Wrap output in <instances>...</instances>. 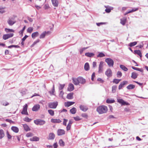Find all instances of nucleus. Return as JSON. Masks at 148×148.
I'll list each match as a JSON object with an SVG mask.
<instances>
[{"mask_svg": "<svg viewBox=\"0 0 148 148\" xmlns=\"http://www.w3.org/2000/svg\"><path fill=\"white\" fill-rule=\"evenodd\" d=\"M108 110L107 107L105 106H101L97 108V111L100 114H101L107 112Z\"/></svg>", "mask_w": 148, "mask_h": 148, "instance_id": "1", "label": "nucleus"}, {"mask_svg": "<svg viewBox=\"0 0 148 148\" xmlns=\"http://www.w3.org/2000/svg\"><path fill=\"white\" fill-rule=\"evenodd\" d=\"M34 123L37 125H42L45 123L46 122L41 119H37L34 120Z\"/></svg>", "mask_w": 148, "mask_h": 148, "instance_id": "2", "label": "nucleus"}, {"mask_svg": "<svg viewBox=\"0 0 148 148\" xmlns=\"http://www.w3.org/2000/svg\"><path fill=\"white\" fill-rule=\"evenodd\" d=\"M110 67H113L114 65V62L111 59L109 58H106L105 60Z\"/></svg>", "mask_w": 148, "mask_h": 148, "instance_id": "3", "label": "nucleus"}, {"mask_svg": "<svg viewBox=\"0 0 148 148\" xmlns=\"http://www.w3.org/2000/svg\"><path fill=\"white\" fill-rule=\"evenodd\" d=\"M7 22L9 25L12 26L15 23L16 21H14V18L12 17L9 18Z\"/></svg>", "mask_w": 148, "mask_h": 148, "instance_id": "4", "label": "nucleus"}, {"mask_svg": "<svg viewBox=\"0 0 148 148\" xmlns=\"http://www.w3.org/2000/svg\"><path fill=\"white\" fill-rule=\"evenodd\" d=\"M27 104H26L23 107V110L21 112V113L22 114L27 115H28V113L27 112Z\"/></svg>", "mask_w": 148, "mask_h": 148, "instance_id": "5", "label": "nucleus"}, {"mask_svg": "<svg viewBox=\"0 0 148 148\" xmlns=\"http://www.w3.org/2000/svg\"><path fill=\"white\" fill-rule=\"evenodd\" d=\"M13 35L14 34L13 33L4 34L3 36V38L4 40H6L13 37Z\"/></svg>", "mask_w": 148, "mask_h": 148, "instance_id": "6", "label": "nucleus"}, {"mask_svg": "<svg viewBox=\"0 0 148 148\" xmlns=\"http://www.w3.org/2000/svg\"><path fill=\"white\" fill-rule=\"evenodd\" d=\"M58 105L57 102L50 103L49 104V108H55Z\"/></svg>", "mask_w": 148, "mask_h": 148, "instance_id": "7", "label": "nucleus"}, {"mask_svg": "<svg viewBox=\"0 0 148 148\" xmlns=\"http://www.w3.org/2000/svg\"><path fill=\"white\" fill-rule=\"evenodd\" d=\"M103 62L102 61H101L100 62L99 64V67L98 73H102L103 71Z\"/></svg>", "mask_w": 148, "mask_h": 148, "instance_id": "8", "label": "nucleus"}, {"mask_svg": "<svg viewBox=\"0 0 148 148\" xmlns=\"http://www.w3.org/2000/svg\"><path fill=\"white\" fill-rule=\"evenodd\" d=\"M128 84V82L127 81H124L121 82L119 86V90L121 89L125 85Z\"/></svg>", "mask_w": 148, "mask_h": 148, "instance_id": "9", "label": "nucleus"}, {"mask_svg": "<svg viewBox=\"0 0 148 148\" xmlns=\"http://www.w3.org/2000/svg\"><path fill=\"white\" fill-rule=\"evenodd\" d=\"M112 71L110 69H108L105 72V74L109 77L112 76Z\"/></svg>", "mask_w": 148, "mask_h": 148, "instance_id": "10", "label": "nucleus"}, {"mask_svg": "<svg viewBox=\"0 0 148 148\" xmlns=\"http://www.w3.org/2000/svg\"><path fill=\"white\" fill-rule=\"evenodd\" d=\"M80 109L83 112H85L87 111L88 109V108L86 106L81 105L79 106Z\"/></svg>", "mask_w": 148, "mask_h": 148, "instance_id": "11", "label": "nucleus"}, {"mask_svg": "<svg viewBox=\"0 0 148 148\" xmlns=\"http://www.w3.org/2000/svg\"><path fill=\"white\" fill-rule=\"evenodd\" d=\"M117 101L118 102L121 104L122 105H128L129 104L128 103H127L123 99H118Z\"/></svg>", "mask_w": 148, "mask_h": 148, "instance_id": "12", "label": "nucleus"}, {"mask_svg": "<svg viewBox=\"0 0 148 148\" xmlns=\"http://www.w3.org/2000/svg\"><path fill=\"white\" fill-rule=\"evenodd\" d=\"M40 108V106L39 104H37L34 105L32 108V110L33 111H38Z\"/></svg>", "mask_w": 148, "mask_h": 148, "instance_id": "13", "label": "nucleus"}, {"mask_svg": "<svg viewBox=\"0 0 148 148\" xmlns=\"http://www.w3.org/2000/svg\"><path fill=\"white\" fill-rule=\"evenodd\" d=\"M73 83L76 85H77L79 84V77L77 78H73Z\"/></svg>", "mask_w": 148, "mask_h": 148, "instance_id": "14", "label": "nucleus"}, {"mask_svg": "<svg viewBox=\"0 0 148 148\" xmlns=\"http://www.w3.org/2000/svg\"><path fill=\"white\" fill-rule=\"evenodd\" d=\"M74 89V88L73 85L71 83H70L69 85L68 88V90L71 92Z\"/></svg>", "mask_w": 148, "mask_h": 148, "instance_id": "15", "label": "nucleus"}, {"mask_svg": "<svg viewBox=\"0 0 148 148\" xmlns=\"http://www.w3.org/2000/svg\"><path fill=\"white\" fill-rule=\"evenodd\" d=\"M65 131L63 130L59 129L57 131L58 135V136H61L64 134Z\"/></svg>", "mask_w": 148, "mask_h": 148, "instance_id": "16", "label": "nucleus"}, {"mask_svg": "<svg viewBox=\"0 0 148 148\" xmlns=\"http://www.w3.org/2000/svg\"><path fill=\"white\" fill-rule=\"evenodd\" d=\"M53 5L55 7L58 6L59 2L58 0H51Z\"/></svg>", "mask_w": 148, "mask_h": 148, "instance_id": "17", "label": "nucleus"}, {"mask_svg": "<svg viewBox=\"0 0 148 148\" xmlns=\"http://www.w3.org/2000/svg\"><path fill=\"white\" fill-rule=\"evenodd\" d=\"M79 84H84L86 82V80L81 77H79Z\"/></svg>", "mask_w": 148, "mask_h": 148, "instance_id": "18", "label": "nucleus"}, {"mask_svg": "<svg viewBox=\"0 0 148 148\" xmlns=\"http://www.w3.org/2000/svg\"><path fill=\"white\" fill-rule=\"evenodd\" d=\"M11 129L13 132L16 133H18L19 131L18 128L16 126H12L11 127Z\"/></svg>", "mask_w": 148, "mask_h": 148, "instance_id": "19", "label": "nucleus"}, {"mask_svg": "<svg viewBox=\"0 0 148 148\" xmlns=\"http://www.w3.org/2000/svg\"><path fill=\"white\" fill-rule=\"evenodd\" d=\"M51 122L54 123H58L61 122V121L59 119H51Z\"/></svg>", "mask_w": 148, "mask_h": 148, "instance_id": "20", "label": "nucleus"}, {"mask_svg": "<svg viewBox=\"0 0 148 148\" xmlns=\"http://www.w3.org/2000/svg\"><path fill=\"white\" fill-rule=\"evenodd\" d=\"M73 92H71L68 94L66 97V98L68 99H72L73 98Z\"/></svg>", "mask_w": 148, "mask_h": 148, "instance_id": "21", "label": "nucleus"}, {"mask_svg": "<svg viewBox=\"0 0 148 148\" xmlns=\"http://www.w3.org/2000/svg\"><path fill=\"white\" fill-rule=\"evenodd\" d=\"M138 74L136 72H133L132 73L131 77L134 79H136L137 77Z\"/></svg>", "mask_w": 148, "mask_h": 148, "instance_id": "22", "label": "nucleus"}, {"mask_svg": "<svg viewBox=\"0 0 148 148\" xmlns=\"http://www.w3.org/2000/svg\"><path fill=\"white\" fill-rule=\"evenodd\" d=\"M134 53L135 54H137L139 55L140 58H141L142 57V55L140 51L139 50H135L134 51Z\"/></svg>", "mask_w": 148, "mask_h": 148, "instance_id": "23", "label": "nucleus"}, {"mask_svg": "<svg viewBox=\"0 0 148 148\" xmlns=\"http://www.w3.org/2000/svg\"><path fill=\"white\" fill-rule=\"evenodd\" d=\"M39 140V138L36 136L31 138L30 139V140L31 141H38Z\"/></svg>", "mask_w": 148, "mask_h": 148, "instance_id": "24", "label": "nucleus"}, {"mask_svg": "<svg viewBox=\"0 0 148 148\" xmlns=\"http://www.w3.org/2000/svg\"><path fill=\"white\" fill-rule=\"evenodd\" d=\"M39 35V33L36 32L33 33L32 34V37L33 38H34L36 37L37 36Z\"/></svg>", "mask_w": 148, "mask_h": 148, "instance_id": "25", "label": "nucleus"}, {"mask_svg": "<svg viewBox=\"0 0 148 148\" xmlns=\"http://www.w3.org/2000/svg\"><path fill=\"white\" fill-rule=\"evenodd\" d=\"M55 136V135L53 133H50L49 135V139L50 140H53L54 139Z\"/></svg>", "mask_w": 148, "mask_h": 148, "instance_id": "26", "label": "nucleus"}, {"mask_svg": "<svg viewBox=\"0 0 148 148\" xmlns=\"http://www.w3.org/2000/svg\"><path fill=\"white\" fill-rule=\"evenodd\" d=\"M84 69L86 71H88L89 70V64L88 63L86 62L84 66Z\"/></svg>", "mask_w": 148, "mask_h": 148, "instance_id": "27", "label": "nucleus"}, {"mask_svg": "<svg viewBox=\"0 0 148 148\" xmlns=\"http://www.w3.org/2000/svg\"><path fill=\"white\" fill-rule=\"evenodd\" d=\"M95 54L94 53H85V55L89 57H91L94 56Z\"/></svg>", "mask_w": 148, "mask_h": 148, "instance_id": "28", "label": "nucleus"}, {"mask_svg": "<svg viewBox=\"0 0 148 148\" xmlns=\"http://www.w3.org/2000/svg\"><path fill=\"white\" fill-rule=\"evenodd\" d=\"M127 88L128 90L132 89L135 88V86L133 84H129L127 87Z\"/></svg>", "mask_w": 148, "mask_h": 148, "instance_id": "29", "label": "nucleus"}, {"mask_svg": "<svg viewBox=\"0 0 148 148\" xmlns=\"http://www.w3.org/2000/svg\"><path fill=\"white\" fill-rule=\"evenodd\" d=\"M23 127L24 130L26 131H27L30 130V129L27 124L23 125Z\"/></svg>", "mask_w": 148, "mask_h": 148, "instance_id": "30", "label": "nucleus"}, {"mask_svg": "<svg viewBox=\"0 0 148 148\" xmlns=\"http://www.w3.org/2000/svg\"><path fill=\"white\" fill-rule=\"evenodd\" d=\"M120 20L121 23V24L123 25H125L126 21V18H123L122 19H121Z\"/></svg>", "mask_w": 148, "mask_h": 148, "instance_id": "31", "label": "nucleus"}, {"mask_svg": "<svg viewBox=\"0 0 148 148\" xmlns=\"http://www.w3.org/2000/svg\"><path fill=\"white\" fill-rule=\"evenodd\" d=\"M106 8L105 9V11L107 13L110 12L111 10H112L113 9V8L111 7H109L108 8H106Z\"/></svg>", "mask_w": 148, "mask_h": 148, "instance_id": "32", "label": "nucleus"}, {"mask_svg": "<svg viewBox=\"0 0 148 148\" xmlns=\"http://www.w3.org/2000/svg\"><path fill=\"white\" fill-rule=\"evenodd\" d=\"M4 136V134L3 130L2 129L0 130V139H1Z\"/></svg>", "mask_w": 148, "mask_h": 148, "instance_id": "33", "label": "nucleus"}, {"mask_svg": "<svg viewBox=\"0 0 148 148\" xmlns=\"http://www.w3.org/2000/svg\"><path fill=\"white\" fill-rule=\"evenodd\" d=\"M76 112V109L75 107H73L72 109H70V112L73 114H75Z\"/></svg>", "mask_w": 148, "mask_h": 148, "instance_id": "34", "label": "nucleus"}, {"mask_svg": "<svg viewBox=\"0 0 148 148\" xmlns=\"http://www.w3.org/2000/svg\"><path fill=\"white\" fill-rule=\"evenodd\" d=\"M5 8L2 6H0V14H3L5 12Z\"/></svg>", "mask_w": 148, "mask_h": 148, "instance_id": "35", "label": "nucleus"}, {"mask_svg": "<svg viewBox=\"0 0 148 148\" xmlns=\"http://www.w3.org/2000/svg\"><path fill=\"white\" fill-rule=\"evenodd\" d=\"M47 33V32H44L43 33H42L40 36V38H45V35Z\"/></svg>", "mask_w": 148, "mask_h": 148, "instance_id": "36", "label": "nucleus"}, {"mask_svg": "<svg viewBox=\"0 0 148 148\" xmlns=\"http://www.w3.org/2000/svg\"><path fill=\"white\" fill-rule=\"evenodd\" d=\"M120 66L121 69L125 71H126L128 70V69L123 65H120Z\"/></svg>", "mask_w": 148, "mask_h": 148, "instance_id": "37", "label": "nucleus"}, {"mask_svg": "<svg viewBox=\"0 0 148 148\" xmlns=\"http://www.w3.org/2000/svg\"><path fill=\"white\" fill-rule=\"evenodd\" d=\"M132 68L134 70L138 71L141 72H143V70L142 69H140L138 68H136L134 66H132Z\"/></svg>", "mask_w": 148, "mask_h": 148, "instance_id": "38", "label": "nucleus"}, {"mask_svg": "<svg viewBox=\"0 0 148 148\" xmlns=\"http://www.w3.org/2000/svg\"><path fill=\"white\" fill-rule=\"evenodd\" d=\"M1 105L5 106H8L9 104V103L8 102L4 101H1Z\"/></svg>", "mask_w": 148, "mask_h": 148, "instance_id": "39", "label": "nucleus"}, {"mask_svg": "<svg viewBox=\"0 0 148 148\" xmlns=\"http://www.w3.org/2000/svg\"><path fill=\"white\" fill-rule=\"evenodd\" d=\"M137 42L136 41L131 42L129 44V46L130 47H133L136 45L137 44Z\"/></svg>", "mask_w": 148, "mask_h": 148, "instance_id": "40", "label": "nucleus"}, {"mask_svg": "<svg viewBox=\"0 0 148 148\" xmlns=\"http://www.w3.org/2000/svg\"><path fill=\"white\" fill-rule=\"evenodd\" d=\"M27 90L26 89H23L21 90L20 91V93L23 96L27 92Z\"/></svg>", "mask_w": 148, "mask_h": 148, "instance_id": "41", "label": "nucleus"}, {"mask_svg": "<svg viewBox=\"0 0 148 148\" xmlns=\"http://www.w3.org/2000/svg\"><path fill=\"white\" fill-rule=\"evenodd\" d=\"M115 101L114 99H108L106 101V102L107 103H112L114 102Z\"/></svg>", "mask_w": 148, "mask_h": 148, "instance_id": "42", "label": "nucleus"}, {"mask_svg": "<svg viewBox=\"0 0 148 148\" xmlns=\"http://www.w3.org/2000/svg\"><path fill=\"white\" fill-rule=\"evenodd\" d=\"M59 143L60 146L63 147L64 145V143L62 139H60L59 140Z\"/></svg>", "mask_w": 148, "mask_h": 148, "instance_id": "43", "label": "nucleus"}, {"mask_svg": "<svg viewBox=\"0 0 148 148\" xmlns=\"http://www.w3.org/2000/svg\"><path fill=\"white\" fill-rule=\"evenodd\" d=\"M75 103L74 102L68 101L66 103V106L67 107H69L70 106L73 104Z\"/></svg>", "mask_w": 148, "mask_h": 148, "instance_id": "44", "label": "nucleus"}, {"mask_svg": "<svg viewBox=\"0 0 148 148\" xmlns=\"http://www.w3.org/2000/svg\"><path fill=\"white\" fill-rule=\"evenodd\" d=\"M59 90H62L64 88L65 86V84H59Z\"/></svg>", "mask_w": 148, "mask_h": 148, "instance_id": "45", "label": "nucleus"}, {"mask_svg": "<svg viewBox=\"0 0 148 148\" xmlns=\"http://www.w3.org/2000/svg\"><path fill=\"white\" fill-rule=\"evenodd\" d=\"M105 56V55L102 52H100L99 54L97 55V57H102Z\"/></svg>", "mask_w": 148, "mask_h": 148, "instance_id": "46", "label": "nucleus"}, {"mask_svg": "<svg viewBox=\"0 0 148 148\" xmlns=\"http://www.w3.org/2000/svg\"><path fill=\"white\" fill-rule=\"evenodd\" d=\"M49 114L52 116H53L54 115V112L52 110H49L48 111Z\"/></svg>", "mask_w": 148, "mask_h": 148, "instance_id": "47", "label": "nucleus"}, {"mask_svg": "<svg viewBox=\"0 0 148 148\" xmlns=\"http://www.w3.org/2000/svg\"><path fill=\"white\" fill-rule=\"evenodd\" d=\"M33 30V28L32 27H29L27 29V32L28 33H31Z\"/></svg>", "mask_w": 148, "mask_h": 148, "instance_id": "48", "label": "nucleus"}, {"mask_svg": "<svg viewBox=\"0 0 148 148\" xmlns=\"http://www.w3.org/2000/svg\"><path fill=\"white\" fill-rule=\"evenodd\" d=\"M117 86H113L112 87V93H114L116 90Z\"/></svg>", "mask_w": 148, "mask_h": 148, "instance_id": "49", "label": "nucleus"}, {"mask_svg": "<svg viewBox=\"0 0 148 148\" xmlns=\"http://www.w3.org/2000/svg\"><path fill=\"white\" fill-rule=\"evenodd\" d=\"M5 31L7 33L9 32H14V30H13L6 28L5 29Z\"/></svg>", "mask_w": 148, "mask_h": 148, "instance_id": "50", "label": "nucleus"}, {"mask_svg": "<svg viewBox=\"0 0 148 148\" xmlns=\"http://www.w3.org/2000/svg\"><path fill=\"white\" fill-rule=\"evenodd\" d=\"M117 77L120 78L122 76V73L121 72L118 71L117 73Z\"/></svg>", "mask_w": 148, "mask_h": 148, "instance_id": "51", "label": "nucleus"}, {"mask_svg": "<svg viewBox=\"0 0 148 148\" xmlns=\"http://www.w3.org/2000/svg\"><path fill=\"white\" fill-rule=\"evenodd\" d=\"M121 79H114L113 82V83H115L116 84H118L119 82L121 81Z\"/></svg>", "mask_w": 148, "mask_h": 148, "instance_id": "52", "label": "nucleus"}, {"mask_svg": "<svg viewBox=\"0 0 148 148\" xmlns=\"http://www.w3.org/2000/svg\"><path fill=\"white\" fill-rule=\"evenodd\" d=\"M24 120L25 121L29 122L31 121V119L27 117H26L24 119Z\"/></svg>", "mask_w": 148, "mask_h": 148, "instance_id": "53", "label": "nucleus"}, {"mask_svg": "<svg viewBox=\"0 0 148 148\" xmlns=\"http://www.w3.org/2000/svg\"><path fill=\"white\" fill-rule=\"evenodd\" d=\"M25 26H24L23 27V29L19 32V34H22V35H23V32L25 29Z\"/></svg>", "mask_w": 148, "mask_h": 148, "instance_id": "54", "label": "nucleus"}, {"mask_svg": "<svg viewBox=\"0 0 148 148\" xmlns=\"http://www.w3.org/2000/svg\"><path fill=\"white\" fill-rule=\"evenodd\" d=\"M19 46L17 45H11L10 46H8V47L9 48H11L12 47H15V48H18Z\"/></svg>", "mask_w": 148, "mask_h": 148, "instance_id": "55", "label": "nucleus"}, {"mask_svg": "<svg viewBox=\"0 0 148 148\" xmlns=\"http://www.w3.org/2000/svg\"><path fill=\"white\" fill-rule=\"evenodd\" d=\"M33 136V134L32 133L29 132L27 133L26 135V136L27 137H30L32 136Z\"/></svg>", "mask_w": 148, "mask_h": 148, "instance_id": "56", "label": "nucleus"}, {"mask_svg": "<svg viewBox=\"0 0 148 148\" xmlns=\"http://www.w3.org/2000/svg\"><path fill=\"white\" fill-rule=\"evenodd\" d=\"M88 47H84L82 48L80 50V54H81L83 52V51L86 49H87L88 48Z\"/></svg>", "mask_w": 148, "mask_h": 148, "instance_id": "57", "label": "nucleus"}, {"mask_svg": "<svg viewBox=\"0 0 148 148\" xmlns=\"http://www.w3.org/2000/svg\"><path fill=\"white\" fill-rule=\"evenodd\" d=\"M6 134L7 135V137L9 139H11V136L9 134V133L8 131H7Z\"/></svg>", "mask_w": 148, "mask_h": 148, "instance_id": "58", "label": "nucleus"}, {"mask_svg": "<svg viewBox=\"0 0 148 148\" xmlns=\"http://www.w3.org/2000/svg\"><path fill=\"white\" fill-rule=\"evenodd\" d=\"M64 93L62 90L60 91V93H59V96L62 98L63 97V95H64Z\"/></svg>", "mask_w": 148, "mask_h": 148, "instance_id": "59", "label": "nucleus"}, {"mask_svg": "<svg viewBox=\"0 0 148 148\" xmlns=\"http://www.w3.org/2000/svg\"><path fill=\"white\" fill-rule=\"evenodd\" d=\"M40 40L38 39L37 40H36L35 41L34 43H33V44H32V46H34V45H35V44H36L38 42H39Z\"/></svg>", "mask_w": 148, "mask_h": 148, "instance_id": "60", "label": "nucleus"}, {"mask_svg": "<svg viewBox=\"0 0 148 148\" xmlns=\"http://www.w3.org/2000/svg\"><path fill=\"white\" fill-rule=\"evenodd\" d=\"M54 85H53V89L52 91H49V93L51 95H53V93L54 92Z\"/></svg>", "mask_w": 148, "mask_h": 148, "instance_id": "61", "label": "nucleus"}, {"mask_svg": "<svg viewBox=\"0 0 148 148\" xmlns=\"http://www.w3.org/2000/svg\"><path fill=\"white\" fill-rule=\"evenodd\" d=\"M97 80L101 83H103L104 82L103 80L100 78H98L97 79Z\"/></svg>", "mask_w": 148, "mask_h": 148, "instance_id": "62", "label": "nucleus"}, {"mask_svg": "<svg viewBox=\"0 0 148 148\" xmlns=\"http://www.w3.org/2000/svg\"><path fill=\"white\" fill-rule=\"evenodd\" d=\"M73 118L76 121H78L80 120L79 117L78 116L74 117Z\"/></svg>", "mask_w": 148, "mask_h": 148, "instance_id": "63", "label": "nucleus"}, {"mask_svg": "<svg viewBox=\"0 0 148 148\" xmlns=\"http://www.w3.org/2000/svg\"><path fill=\"white\" fill-rule=\"evenodd\" d=\"M63 120H64V121H63V124L64 125L66 126V122L68 121V120L64 119Z\"/></svg>", "mask_w": 148, "mask_h": 148, "instance_id": "64", "label": "nucleus"}]
</instances>
